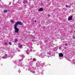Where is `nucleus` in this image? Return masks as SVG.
I'll return each instance as SVG.
<instances>
[{"label": "nucleus", "instance_id": "obj_19", "mask_svg": "<svg viewBox=\"0 0 75 75\" xmlns=\"http://www.w3.org/2000/svg\"><path fill=\"white\" fill-rule=\"evenodd\" d=\"M33 41H34V40H33L32 41L33 42Z\"/></svg>", "mask_w": 75, "mask_h": 75}, {"label": "nucleus", "instance_id": "obj_13", "mask_svg": "<svg viewBox=\"0 0 75 75\" xmlns=\"http://www.w3.org/2000/svg\"><path fill=\"white\" fill-rule=\"evenodd\" d=\"M19 47H20V48H21V47H22V45H20V46H19Z\"/></svg>", "mask_w": 75, "mask_h": 75}, {"label": "nucleus", "instance_id": "obj_12", "mask_svg": "<svg viewBox=\"0 0 75 75\" xmlns=\"http://www.w3.org/2000/svg\"><path fill=\"white\" fill-rule=\"evenodd\" d=\"M75 38V36H73L72 37V38L74 39Z\"/></svg>", "mask_w": 75, "mask_h": 75}, {"label": "nucleus", "instance_id": "obj_18", "mask_svg": "<svg viewBox=\"0 0 75 75\" xmlns=\"http://www.w3.org/2000/svg\"><path fill=\"white\" fill-rule=\"evenodd\" d=\"M35 23H36V22H37V21H35Z\"/></svg>", "mask_w": 75, "mask_h": 75}, {"label": "nucleus", "instance_id": "obj_1", "mask_svg": "<svg viewBox=\"0 0 75 75\" xmlns=\"http://www.w3.org/2000/svg\"><path fill=\"white\" fill-rule=\"evenodd\" d=\"M14 28L15 30V33H18L19 31V29L17 28V26L14 25Z\"/></svg>", "mask_w": 75, "mask_h": 75}, {"label": "nucleus", "instance_id": "obj_16", "mask_svg": "<svg viewBox=\"0 0 75 75\" xmlns=\"http://www.w3.org/2000/svg\"><path fill=\"white\" fill-rule=\"evenodd\" d=\"M5 45H7V43H5Z\"/></svg>", "mask_w": 75, "mask_h": 75}, {"label": "nucleus", "instance_id": "obj_8", "mask_svg": "<svg viewBox=\"0 0 75 75\" xmlns=\"http://www.w3.org/2000/svg\"><path fill=\"white\" fill-rule=\"evenodd\" d=\"M66 7H70L71 8V6H70V5L68 6L67 5H66Z\"/></svg>", "mask_w": 75, "mask_h": 75}, {"label": "nucleus", "instance_id": "obj_9", "mask_svg": "<svg viewBox=\"0 0 75 75\" xmlns=\"http://www.w3.org/2000/svg\"><path fill=\"white\" fill-rule=\"evenodd\" d=\"M7 12H8V11H6L5 10L4 11V13H7Z\"/></svg>", "mask_w": 75, "mask_h": 75}, {"label": "nucleus", "instance_id": "obj_7", "mask_svg": "<svg viewBox=\"0 0 75 75\" xmlns=\"http://www.w3.org/2000/svg\"><path fill=\"white\" fill-rule=\"evenodd\" d=\"M9 45H12V43H11V42H9Z\"/></svg>", "mask_w": 75, "mask_h": 75}, {"label": "nucleus", "instance_id": "obj_3", "mask_svg": "<svg viewBox=\"0 0 75 75\" xmlns=\"http://www.w3.org/2000/svg\"><path fill=\"white\" fill-rule=\"evenodd\" d=\"M59 57H64V55L62 53H60L59 54Z\"/></svg>", "mask_w": 75, "mask_h": 75}, {"label": "nucleus", "instance_id": "obj_6", "mask_svg": "<svg viewBox=\"0 0 75 75\" xmlns=\"http://www.w3.org/2000/svg\"><path fill=\"white\" fill-rule=\"evenodd\" d=\"M18 41V39H15V40L14 42H17Z\"/></svg>", "mask_w": 75, "mask_h": 75}, {"label": "nucleus", "instance_id": "obj_5", "mask_svg": "<svg viewBox=\"0 0 75 75\" xmlns=\"http://www.w3.org/2000/svg\"><path fill=\"white\" fill-rule=\"evenodd\" d=\"M43 11V8H40L38 10V11Z\"/></svg>", "mask_w": 75, "mask_h": 75}, {"label": "nucleus", "instance_id": "obj_20", "mask_svg": "<svg viewBox=\"0 0 75 75\" xmlns=\"http://www.w3.org/2000/svg\"><path fill=\"white\" fill-rule=\"evenodd\" d=\"M59 49H60L61 48V47H59Z\"/></svg>", "mask_w": 75, "mask_h": 75}, {"label": "nucleus", "instance_id": "obj_15", "mask_svg": "<svg viewBox=\"0 0 75 75\" xmlns=\"http://www.w3.org/2000/svg\"><path fill=\"white\" fill-rule=\"evenodd\" d=\"M65 46H67L68 45V44H65Z\"/></svg>", "mask_w": 75, "mask_h": 75}, {"label": "nucleus", "instance_id": "obj_4", "mask_svg": "<svg viewBox=\"0 0 75 75\" xmlns=\"http://www.w3.org/2000/svg\"><path fill=\"white\" fill-rule=\"evenodd\" d=\"M72 19V16H71L70 17L68 18V20L69 21H71Z\"/></svg>", "mask_w": 75, "mask_h": 75}, {"label": "nucleus", "instance_id": "obj_10", "mask_svg": "<svg viewBox=\"0 0 75 75\" xmlns=\"http://www.w3.org/2000/svg\"><path fill=\"white\" fill-rule=\"evenodd\" d=\"M27 3V1H23V3Z\"/></svg>", "mask_w": 75, "mask_h": 75}, {"label": "nucleus", "instance_id": "obj_11", "mask_svg": "<svg viewBox=\"0 0 75 75\" xmlns=\"http://www.w3.org/2000/svg\"><path fill=\"white\" fill-rule=\"evenodd\" d=\"M33 61H36V59L35 58L33 59Z\"/></svg>", "mask_w": 75, "mask_h": 75}, {"label": "nucleus", "instance_id": "obj_21", "mask_svg": "<svg viewBox=\"0 0 75 75\" xmlns=\"http://www.w3.org/2000/svg\"><path fill=\"white\" fill-rule=\"evenodd\" d=\"M18 44H20V43H19Z\"/></svg>", "mask_w": 75, "mask_h": 75}, {"label": "nucleus", "instance_id": "obj_2", "mask_svg": "<svg viewBox=\"0 0 75 75\" xmlns=\"http://www.w3.org/2000/svg\"><path fill=\"white\" fill-rule=\"evenodd\" d=\"M18 24H19V25H23V23L21 22L18 21L17 22H16V23L14 25L17 26Z\"/></svg>", "mask_w": 75, "mask_h": 75}, {"label": "nucleus", "instance_id": "obj_17", "mask_svg": "<svg viewBox=\"0 0 75 75\" xmlns=\"http://www.w3.org/2000/svg\"><path fill=\"white\" fill-rule=\"evenodd\" d=\"M11 23H13V21H11Z\"/></svg>", "mask_w": 75, "mask_h": 75}, {"label": "nucleus", "instance_id": "obj_14", "mask_svg": "<svg viewBox=\"0 0 75 75\" xmlns=\"http://www.w3.org/2000/svg\"><path fill=\"white\" fill-rule=\"evenodd\" d=\"M7 54H5V55L4 56V57H7Z\"/></svg>", "mask_w": 75, "mask_h": 75}]
</instances>
